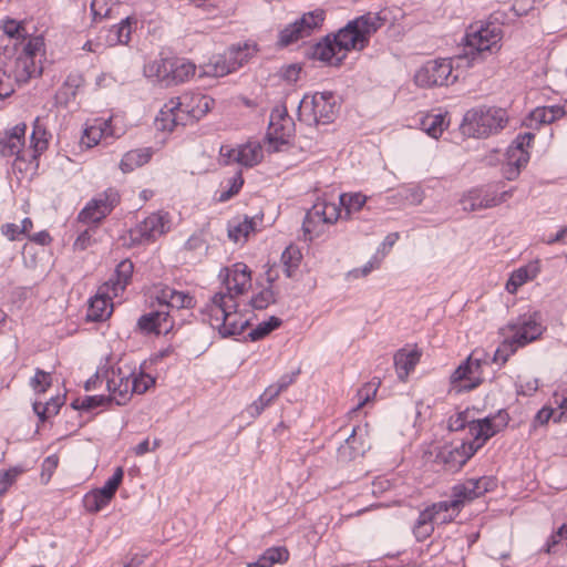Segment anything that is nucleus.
Wrapping results in <instances>:
<instances>
[{"mask_svg":"<svg viewBox=\"0 0 567 567\" xmlns=\"http://www.w3.org/2000/svg\"><path fill=\"white\" fill-rule=\"evenodd\" d=\"M156 299L159 305L172 309L193 308L194 298L184 291L176 290L169 286H163L157 290Z\"/></svg>","mask_w":567,"mask_h":567,"instance_id":"28","label":"nucleus"},{"mask_svg":"<svg viewBox=\"0 0 567 567\" xmlns=\"http://www.w3.org/2000/svg\"><path fill=\"white\" fill-rule=\"evenodd\" d=\"M538 271H539V269H538L537 265H534V264H530V265H527V266L516 269L515 271H513V274L511 275V277L506 284V290L509 293L516 292V290L520 286H523L527 281L536 278Z\"/></svg>","mask_w":567,"mask_h":567,"instance_id":"36","label":"nucleus"},{"mask_svg":"<svg viewBox=\"0 0 567 567\" xmlns=\"http://www.w3.org/2000/svg\"><path fill=\"white\" fill-rule=\"evenodd\" d=\"M244 185V178L241 172H236L231 177L227 179V188L220 190L218 200L224 203L229 200L231 197L237 195Z\"/></svg>","mask_w":567,"mask_h":567,"instance_id":"50","label":"nucleus"},{"mask_svg":"<svg viewBox=\"0 0 567 567\" xmlns=\"http://www.w3.org/2000/svg\"><path fill=\"white\" fill-rule=\"evenodd\" d=\"M135 22L132 18L126 17L120 23L114 24L107 30L105 43L109 47L117 44H127L131 40L132 23Z\"/></svg>","mask_w":567,"mask_h":567,"instance_id":"33","label":"nucleus"},{"mask_svg":"<svg viewBox=\"0 0 567 567\" xmlns=\"http://www.w3.org/2000/svg\"><path fill=\"white\" fill-rule=\"evenodd\" d=\"M275 302V293L270 288H265L251 298V306L255 309L262 310Z\"/></svg>","mask_w":567,"mask_h":567,"instance_id":"56","label":"nucleus"},{"mask_svg":"<svg viewBox=\"0 0 567 567\" xmlns=\"http://www.w3.org/2000/svg\"><path fill=\"white\" fill-rule=\"evenodd\" d=\"M124 134L122 127L114 124V117L109 120H95L94 123L84 130L81 143L86 147L97 145L102 140L118 138Z\"/></svg>","mask_w":567,"mask_h":567,"instance_id":"19","label":"nucleus"},{"mask_svg":"<svg viewBox=\"0 0 567 567\" xmlns=\"http://www.w3.org/2000/svg\"><path fill=\"white\" fill-rule=\"evenodd\" d=\"M556 411L549 406H543L534 416L530 423V433L536 431L538 426L546 425L550 420L555 423Z\"/></svg>","mask_w":567,"mask_h":567,"instance_id":"55","label":"nucleus"},{"mask_svg":"<svg viewBox=\"0 0 567 567\" xmlns=\"http://www.w3.org/2000/svg\"><path fill=\"white\" fill-rule=\"evenodd\" d=\"M48 133L45 127L41 124L39 118L33 123V130L30 136V147L32 148V157L35 158L48 148Z\"/></svg>","mask_w":567,"mask_h":567,"instance_id":"39","label":"nucleus"},{"mask_svg":"<svg viewBox=\"0 0 567 567\" xmlns=\"http://www.w3.org/2000/svg\"><path fill=\"white\" fill-rule=\"evenodd\" d=\"M301 255L299 250L288 247L281 254V262L284 272L288 278H291L293 271L298 268Z\"/></svg>","mask_w":567,"mask_h":567,"instance_id":"49","label":"nucleus"},{"mask_svg":"<svg viewBox=\"0 0 567 567\" xmlns=\"http://www.w3.org/2000/svg\"><path fill=\"white\" fill-rule=\"evenodd\" d=\"M489 480L487 477L468 478L452 488V502L461 508L465 503L471 502L488 491Z\"/></svg>","mask_w":567,"mask_h":567,"instance_id":"21","label":"nucleus"},{"mask_svg":"<svg viewBox=\"0 0 567 567\" xmlns=\"http://www.w3.org/2000/svg\"><path fill=\"white\" fill-rule=\"evenodd\" d=\"M435 523L431 519L429 512L424 509L420 512L419 517L413 526V534L417 542L429 538L434 532Z\"/></svg>","mask_w":567,"mask_h":567,"instance_id":"42","label":"nucleus"},{"mask_svg":"<svg viewBox=\"0 0 567 567\" xmlns=\"http://www.w3.org/2000/svg\"><path fill=\"white\" fill-rule=\"evenodd\" d=\"M507 120L504 109L482 105L465 113L461 127L464 134L483 138L503 130Z\"/></svg>","mask_w":567,"mask_h":567,"instance_id":"4","label":"nucleus"},{"mask_svg":"<svg viewBox=\"0 0 567 567\" xmlns=\"http://www.w3.org/2000/svg\"><path fill=\"white\" fill-rule=\"evenodd\" d=\"M566 113L567 110L558 105L537 107L532 112V118L540 124H550Z\"/></svg>","mask_w":567,"mask_h":567,"instance_id":"40","label":"nucleus"},{"mask_svg":"<svg viewBox=\"0 0 567 567\" xmlns=\"http://www.w3.org/2000/svg\"><path fill=\"white\" fill-rule=\"evenodd\" d=\"M340 105L332 92H317L306 94L298 105V117L309 126L332 123L339 112Z\"/></svg>","mask_w":567,"mask_h":567,"instance_id":"5","label":"nucleus"},{"mask_svg":"<svg viewBox=\"0 0 567 567\" xmlns=\"http://www.w3.org/2000/svg\"><path fill=\"white\" fill-rule=\"evenodd\" d=\"M113 312V302L110 292L102 286L97 293L90 299L86 320L100 322L109 319Z\"/></svg>","mask_w":567,"mask_h":567,"instance_id":"26","label":"nucleus"},{"mask_svg":"<svg viewBox=\"0 0 567 567\" xmlns=\"http://www.w3.org/2000/svg\"><path fill=\"white\" fill-rule=\"evenodd\" d=\"M261 221L262 217H259L258 215L254 217L245 216L243 220L229 225L228 237L235 243H238L241 239L246 240L250 233L256 231Z\"/></svg>","mask_w":567,"mask_h":567,"instance_id":"32","label":"nucleus"},{"mask_svg":"<svg viewBox=\"0 0 567 567\" xmlns=\"http://www.w3.org/2000/svg\"><path fill=\"white\" fill-rule=\"evenodd\" d=\"M14 92V81L6 70L0 69V103Z\"/></svg>","mask_w":567,"mask_h":567,"instance_id":"60","label":"nucleus"},{"mask_svg":"<svg viewBox=\"0 0 567 567\" xmlns=\"http://www.w3.org/2000/svg\"><path fill=\"white\" fill-rule=\"evenodd\" d=\"M447 124L446 114L443 113L426 114L420 121L421 130L433 138L440 137Z\"/></svg>","mask_w":567,"mask_h":567,"instance_id":"34","label":"nucleus"},{"mask_svg":"<svg viewBox=\"0 0 567 567\" xmlns=\"http://www.w3.org/2000/svg\"><path fill=\"white\" fill-rule=\"evenodd\" d=\"M473 421L474 420H468L466 412H460L456 415L450 417L449 427L451 431H462L466 427L470 431V425Z\"/></svg>","mask_w":567,"mask_h":567,"instance_id":"62","label":"nucleus"},{"mask_svg":"<svg viewBox=\"0 0 567 567\" xmlns=\"http://www.w3.org/2000/svg\"><path fill=\"white\" fill-rule=\"evenodd\" d=\"M367 202V196L361 193L340 195V204L346 210L347 217L352 212H359Z\"/></svg>","mask_w":567,"mask_h":567,"instance_id":"48","label":"nucleus"},{"mask_svg":"<svg viewBox=\"0 0 567 567\" xmlns=\"http://www.w3.org/2000/svg\"><path fill=\"white\" fill-rule=\"evenodd\" d=\"M544 330L545 328L542 324L540 315L538 312H532L519 315L517 318L508 321L506 326L501 329V332L508 337L518 349L537 340L543 334Z\"/></svg>","mask_w":567,"mask_h":567,"instance_id":"6","label":"nucleus"},{"mask_svg":"<svg viewBox=\"0 0 567 567\" xmlns=\"http://www.w3.org/2000/svg\"><path fill=\"white\" fill-rule=\"evenodd\" d=\"M112 400L105 395H89L83 399H78L72 402L71 406L73 410L91 411L97 406H103L106 403H111Z\"/></svg>","mask_w":567,"mask_h":567,"instance_id":"47","label":"nucleus"},{"mask_svg":"<svg viewBox=\"0 0 567 567\" xmlns=\"http://www.w3.org/2000/svg\"><path fill=\"white\" fill-rule=\"evenodd\" d=\"M308 56L326 65L338 68L343 63L346 53H340L338 48L334 47L331 35L328 34L321 41L310 47Z\"/></svg>","mask_w":567,"mask_h":567,"instance_id":"23","label":"nucleus"},{"mask_svg":"<svg viewBox=\"0 0 567 567\" xmlns=\"http://www.w3.org/2000/svg\"><path fill=\"white\" fill-rule=\"evenodd\" d=\"M341 217V209L331 203H317L306 214L302 223V237L312 241L324 233L327 225L334 224Z\"/></svg>","mask_w":567,"mask_h":567,"instance_id":"7","label":"nucleus"},{"mask_svg":"<svg viewBox=\"0 0 567 567\" xmlns=\"http://www.w3.org/2000/svg\"><path fill=\"white\" fill-rule=\"evenodd\" d=\"M157 312L151 311L140 317L137 320L138 329L144 333H156L168 332L167 327H159L156 320Z\"/></svg>","mask_w":567,"mask_h":567,"instance_id":"44","label":"nucleus"},{"mask_svg":"<svg viewBox=\"0 0 567 567\" xmlns=\"http://www.w3.org/2000/svg\"><path fill=\"white\" fill-rule=\"evenodd\" d=\"M110 504V501L102 497L97 489H93L84 495L83 505L90 513H97Z\"/></svg>","mask_w":567,"mask_h":567,"instance_id":"51","label":"nucleus"},{"mask_svg":"<svg viewBox=\"0 0 567 567\" xmlns=\"http://www.w3.org/2000/svg\"><path fill=\"white\" fill-rule=\"evenodd\" d=\"M424 511L429 512L431 519L439 525L451 523L460 514L457 505H455L452 499L433 503Z\"/></svg>","mask_w":567,"mask_h":567,"instance_id":"30","label":"nucleus"},{"mask_svg":"<svg viewBox=\"0 0 567 567\" xmlns=\"http://www.w3.org/2000/svg\"><path fill=\"white\" fill-rule=\"evenodd\" d=\"M52 384V377L39 368L35 369L34 377L30 380V386L37 393H44Z\"/></svg>","mask_w":567,"mask_h":567,"instance_id":"52","label":"nucleus"},{"mask_svg":"<svg viewBox=\"0 0 567 567\" xmlns=\"http://www.w3.org/2000/svg\"><path fill=\"white\" fill-rule=\"evenodd\" d=\"M23 472L22 467H11L4 471L0 476V496L16 482L17 477Z\"/></svg>","mask_w":567,"mask_h":567,"instance_id":"58","label":"nucleus"},{"mask_svg":"<svg viewBox=\"0 0 567 567\" xmlns=\"http://www.w3.org/2000/svg\"><path fill=\"white\" fill-rule=\"evenodd\" d=\"M177 125H187L186 115L181 110L177 99H172L155 117V127L158 131L172 132Z\"/></svg>","mask_w":567,"mask_h":567,"instance_id":"25","label":"nucleus"},{"mask_svg":"<svg viewBox=\"0 0 567 567\" xmlns=\"http://www.w3.org/2000/svg\"><path fill=\"white\" fill-rule=\"evenodd\" d=\"M152 153L148 148L132 150L124 154L120 167L124 173L133 172L151 159Z\"/></svg>","mask_w":567,"mask_h":567,"instance_id":"38","label":"nucleus"},{"mask_svg":"<svg viewBox=\"0 0 567 567\" xmlns=\"http://www.w3.org/2000/svg\"><path fill=\"white\" fill-rule=\"evenodd\" d=\"M295 132V123L285 106H277L270 113V122L267 135L270 141L280 144L288 142Z\"/></svg>","mask_w":567,"mask_h":567,"instance_id":"20","label":"nucleus"},{"mask_svg":"<svg viewBox=\"0 0 567 567\" xmlns=\"http://www.w3.org/2000/svg\"><path fill=\"white\" fill-rule=\"evenodd\" d=\"M277 396L275 395V393L272 392V390H270V388H266L265 391L262 392V394L259 395V398L254 401L248 408H247V413L251 416V417H257L259 416L262 411L269 405L271 404V402L276 399Z\"/></svg>","mask_w":567,"mask_h":567,"instance_id":"46","label":"nucleus"},{"mask_svg":"<svg viewBox=\"0 0 567 567\" xmlns=\"http://www.w3.org/2000/svg\"><path fill=\"white\" fill-rule=\"evenodd\" d=\"M152 69H156V76L169 83H183L196 74L197 68L185 59H161L155 61Z\"/></svg>","mask_w":567,"mask_h":567,"instance_id":"15","label":"nucleus"},{"mask_svg":"<svg viewBox=\"0 0 567 567\" xmlns=\"http://www.w3.org/2000/svg\"><path fill=\"white\" fill-rule=\"evenodd\" d=\"M503 38L502 27L492 21L473 23L466 30L463 52L456 56L457 61L465 62L466 66L482 62L494 49H499Z\"/></svg>","mask_w":567,"mask_h":567,"instance_id":"2","label":"nucleus"},{"mask_svg":"<svg viewBox=\"0 0 567 567\" xmlns=\"http://www.w3.org/2000/svg\"><path fill=\"white\" fill-rule=\"evenodd\" d=\"M171 216L167 212H154L130 229L131 243L133 245L153 243L171 230Z\"/></svg>","mask_w":567,"mask_h":567,"instance_id":"10","label":"nucleus"},{"mask_svg":"<svg viewBox=\"0 0 567 567\" xmlns=\"http://www.w3.org/2000/svg\"><path fill=\"white\" fill-rule=\"evenodd\" d=\"M452 59L429 60L415 72L414 82L420 87L443 86L454 83Z\"/></svg>","mask_w":567,"mask_h":567,"instance_id":"9","label":"nucleus"},{"mask_svg":"<svg viewBox=\"0 0 567 567\" xmlns=\"http://www.w3.org/2000/svg\"><path fill=\"white\" fill-rule=\"evenodd\" d=\"M106 388L112 402L117 405H125L131 400L132 394L135 393L130 368H125V370L121 367L116 370L113 369L111 375H106Z\"/></svg>","mask_w":567,"mask_h":567,"instance_id":"17","label":"nucleus"},{"mask_svg":"<svg viewBox=\"0 0 567 567\" xmlns=\"http://www.w3.org/2000/svg\"><path fill=\"white\" fill-rule=\"evenodd\" d=\"M124 477V471L122 467H116L113 475L104 483L101 488H96L100 495L110 502L113 499L117 488L120 487Z\"/></svg>","mask_w":567,"mask_h":567,"instance_id":"43","label":"nucleus"},{"mask_svg":"<svg viewBox=\"0 0 567 567\" xmlns=\"http://www.w3.org/2000/svg\"><path fill=\"white\" fill-rule=\"evenodd\" d=\"M237 308V301L229 295H214L203 310V320L223 338L239 336L249 326V320L238 312Z\"/></svg>","mask_w":567,"mask_h":567,"instance_id":"3","label":"nucleus"},{"mask_svg":"<svg viewBox=\"0 0 567 567\" xmlns=\"http://www.w3.org/2000/svg\"><path fill=\"white\" fill-rule=\"evenodd\" d=\"M247 52L241 48L229 49L224 55L214 56L207 64L199 68V78L212 76L220 78L225 76L244 65L247 62Z\"/></svg>","mask_w":567,"mask_h":567,"instance_id":"14","label":"nucleus"},{"mask_svg":"<svg viewBox=\"0 0 567 567\" xmlns=\"http://www.w3.org/2000/svg\"><path fill=\"white\" fill-rule=\"evenodd\" d=\"M421 352L417 349H405L402 348L394 354V367L398 373V378L401 381H405L409 374L414 370L419 363Z\"/></svg>","mask_w":567,"mask_h":567,"instance_id":"29","label":"nucleus"},{"mask_svg":"<svg viewBox=\"0 0 567 567\" xmlns=\"http://www.w3.org/2000/svg\"><path fill=\"white\" fill-rule=\"evenodd\" d=\"M288 558L289 551L285 546L270 547L257 561L248 564V567H272L275 564L286 563Z\"/></svg>","mask_w":567,"mask_h":567,"instance_id":"37","label":"nucleus"},{"mask_svg":"<svg viewBox=\"0 0 567 567\" xmlns=\"http://www.w3.org/2000/svg\"><path fill=\"white\" fill-rule=\"evenodd\" d=\"M130 373L132 378L133 390H135V393L137 394L145 393L151 386L155 384V378L143 371H136L135 368H130Z\"/></svg>","mask_w":567,"mask_h":567,"instance_id":"45","label":"nucleus"},{"mask_svg":"<svg viewBox=\"0 0 567 567\" xmlns=\"http://www.w3.org/2000/svg\"><path fill=\"white\" fill-rule=\"evenodd\" d=\"M224 270L226 272L224 280L226 291H219L216 295H229L235 300L250 288L251 277L247 265L237 262L231 268Z\"/></svg>","mask_w":567,"mask_h":567,"instance_id":"18","label":"nucleus"},{"mask_svg":"<svg viewBox=\"0 0 567 567\" xmlns=\"http://www.w3.org/2000/svg\"><path fill=\"white\" fill-rule=\"evenodd\" d=\"M91 12L94 21L107 18L111 12L109 0H92Z\"/></svg>","mask_w":567,"mask_h":567,"instance_id":"61","label":"nucleus"},{"mask_svg":"<svg viewBox=\"0 0 567 567\" xmlns=\"http://www.w3.org/2000/svg\"><path fill=\"white\" fill-rule=\"evenodd\" d=\"M176 99L181 103V110L186 115L187 124L200 120L214 105V99L199 93L184 94Z\"/></svg>","mask_w":567,"mask_h":567,"instance_id":"22","label":"nucleus"},{"mask_svg":"<svg viewBox=\"0 0 567 567\" xmlns=\"http://www.w3.org/2000/svg\"><path fill=\"white\" fill-rule=\"evenodd\" d=\"M206 247V240L203 233L193 234L185 243V249L189 251L202 250Z\"/></svg>","mask_w":567,"mask_h":567,"instance_id":"63","label":"nucleus"},{"mask_svg":"<svg viewBox=\"0 0 567 567\" xmlns=\"http://www.w3.org/2000/svg\"><path fill=\"white\" fill-rule=\"evenodd\" d=\"M300 370H296L291 373H286L281 375L278 381L274 384H270L269 388L272 390L276 396H278L281 392L286 391L297 379Z\"/></svg>","mask_w":567,"mask_h":567,"instance_id":"57","label":"nucleus"},{"mask_svg":"<svg viewBox=\"0 0 567 567\" xmlns=\"http://www.w3.org/2000/svg\"><path fill=\"white\" fill-rule=\"evenodd\" d=\"M508 423V414L499 411L496 415L471 422L470 441L457 446H443L436 454V462L451 473L458 472L483 445Z\"/></svg>","mask_w":567,"mask_h":567,"instance_id":"1","label":"nucleus"},{"mask_svg":"<svg viewBox=\"0 0 567 567\" xmlns=\"http://www.w3.org/2000/svg\"><path fill=\"white\" fill-rule=\"evenodd\" d=\"M512 195V189L498 193L495 186L488 185L468 190L463 195L461 203L464 210L475 212L495 207L506 202Z\"/></svg>","mask_w":567,"mask_h":567,"instance_id":"13","label":"nucleus"},{"mask_svg":"<svg viewBox=\"0 0 567 567\" xmlns=\"http://www.w3.org/2000/svg\"><path fill=\"white\" fill-rule=\"evenodd\" d=\"M27 125L19 123L0 136V154L2 156H17L25 159L23 145L25 141Z\"/></svg>","mask_w":567,"mask_h":567,"instance_id":"24","label":"nucleus"},{"mask_svg":"<svg viewBox=\"0 0 567 567\" xmlns=\"http://www.w3.org/2000/svg\"><path fill=\"white\" fill-rule=\"evenodd\" d=\"M2 29L3 33L10 39L24 38V27L13 19H7L3 21Z\"/></svg>","mask_w":567,"mask_h":567,"instance_id":"59","label":"nucleus"},{"mask_svg":"<svg viewBox=\"0 0 567 567\" xmlns=\"http://www.w3.org/2000/svg\"><path fill=\"white\" fill-rule=\"evenodd\" d=\"M323 21L324 11L320 9L302 14L279 32L278 44L282 48L288 47L300 39L311 35L315 30L321 27Z\"/></svg>","mask_w":567,"mask_h":567,"instance_id":"12","label":"nucleus"},{"mask_svg":"<svg viewBox=\"0 0 567 567\" xmlns=\"http://www.w3.org/2000/svg\"><path fill=\"white\" fill-rule=\"evenodd\" d=\"M133 271V262L130 259L122 260L116 266L111 278L103 285V287L106 289V292H112L114 297H117L130 284Z\"/></svg>","mask_w":567,"mask_h":567,"instance_id":"27","label":"nucleus"},{"mask_svg":"<svg viewBox=\"0 0 567 567\" xmlns=\"http://www.w3.org/2000/svg\"><path fill=\"white\" fill-rule=\"evenodd\" d=\"M63 405V399L61 396L51 398L48 402H34L33 411L43 423L51 416L59 413L60 408Z\"/></svg>","mask_w":567,"mask_h":567,"instance_id":"41","label":"nucleus"},{"mask_svg":"<svg viewBox=\"0 0 567 567\" xmlns=\"http://www.w3.org/2000/svg\"><path fill=\"white\" fill-rule=\"evenodd\" d=\"M370 35V23L365 17H359L340 29L336 34L331 35L334 41V47L338 48L340 53H346L351 50H362L368 43Z\"/></svg>","mask_w":567,"mask_h":567,"instance_id":"11","label":"nucleus"},{"mask_svg":"<svg viewBox=\"0 0 567 567\" xmlns=\"http://www.w3.org/2000/svg\"><path fill=\"white\" fill-rule=\"evenodd\" d=\"M121 195L115 187H109L91 198L80 210L78 220L84 224L100 225L120 204Z\"/></svg>","mask_w":567,"mask_h":567,"instance_id":"8","label":"nucleus"},{"mask_svg":"<svg viewBox=\"0 0 567 567\" xmlns=\"http://www.w3.org/2000/svg\"><path fill=\"white\" fill-rule=\"evenodd\" d=\"M506 158L508 164L524 167L529 161V153L527 150L508 146Z\"/></svg>","mask_w":567,"mask_h":567,"instance_id":"54","label":"nucleus"},{"mask_svg":"<svg viewBox=\"0 0 567 567\" xmlns=\"http://www.w3.org/2000/svg\"><path fill=\"white\" fill-rule=\"evenodd\" d=\"M92 243H93L92 229H85L75 239V241L73 244V248H74V250L82 251V250H85L86 248H89L92 245Z\"/></svg>","mask_w":567,"mask_h":567,"instance_id":"64","label":"nucleus"},{"mask_svg":"<svg viewBox=\"0 0 567 567\" xmlns=\"http://www.w3.org/2000/svg\"><path fill=\"white\" fill-rule=\"evenodd\" d=\"M365 452L364 444L357 436V429L353 427L351 434L338 447L337 455L341 462H351Z\"/></svg>","mask_w":567,"mask_h":567,"instance_id":"31","label":"nucleus"},{"mask_svg":"<svg viewBox=\"0 0 567 567\" xmlns=\"http://www.w3.org/2000/svg\"><path fill=\"white\" fill-rule=\"evenodd\" d=\"M488 362L485 354L478 357V352L474 351L458 368L452 373L451 382H464L462 385L465 390H473L483 382V368Z\"/></svg>","mask_w":567,"mask_h":567,"instance_id":"16","label":"nucleus"},{"mask_svg":"<svg viewBox=\"0 0 567 567\" xmlns=\"http://www.w3.org/2000/svg\"><path fill=\"white\" fill-rule=\"evenodd\" d=\"M516 351L517 347L509 340L508 337H505L504 341L494 353L493 362L504 364Z\"/></svg>","mask_w":567,"mask_h":567,"instance_id":"53","label":"nucleus"},{"mask_svg":"<svg viewBox=\"0 0 567 567\" xmlns=\"http://www.w3.org/2000/svg\"><path fill=\"white\" fill-rule=\"evenodd\" d=\"M236 163L252 167L262 159V148L258 143H248L237 147Z\"/></svg>","mask_w":567,"mask_h":567,"instance_id":"35","label":"nucleus"}]
</instances>
